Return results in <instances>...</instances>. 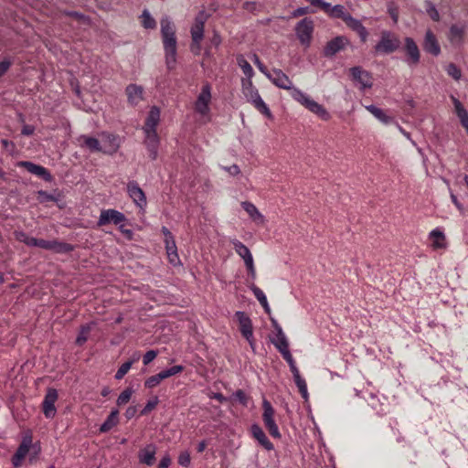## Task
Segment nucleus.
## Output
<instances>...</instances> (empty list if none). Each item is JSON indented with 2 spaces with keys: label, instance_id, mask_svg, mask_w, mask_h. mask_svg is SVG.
I'll return each mask as SVG.
<instances>
[{
  "label": "nucleus",
  "instance_id": "1",
  "mask_svg": "<svg viewBox=\"0 0 468 468\" xmlns=\"http://www.w3.org/2000/svg\"><path fill=\"white\" fill-rule=\"evenodd\" d=\"M161 34L165 50L166 66L169 69L175 68L176 62V38L174 24L165 17L161 20Z\"/></svg>",
  "mask_w": 468,
  "mask_h": 468
},
{
  "label": "nucleus",
  "instance_id": "2",
  "mask_svg": "<svg viewBox=\"0 0 468 468\" xmlns=\"http://www.w3.org/2000/svg\"><path fill=\"white\" fill-rule=\"evenodd\" d=\"M208 16L204 10H201L195 17L194 24L191 27L192 43L190 48L196 55L200 53L201 42L204 38V27Z\"/></svg>",
  "mask_w": 468,
  "mask_h": 468
},
{
  "label": "nucleus",
  "instance_id": "3",
  "mask_svg": "<svg viewBox=\"0 0 468 468\" xmlns=\"http://www.w3.org/2000/svg\"><path fill=\"white\" fill-rule=\"evenodd\" d=\"M399 37L393 32L383 30L380 33V38L375 45L373 50L375 55L390 54L398 50L400 47Z\"/></svg>",
  "mask_w": 468,
  "mask_h": 468
},
{
  "label": "nucleus",
  "instance_id": "4",
  "mask_svg": "<svg viewBox=\"0 0 468 468\" xmlns=\"http://www.w3.org/2000/svg\"><path fill=\"white\" fill-rule=\"evenodd\" d=\"M243 93L247 99V101L254 105V107L265 115L268 119L271 120L273 118L270 109L266 105V103L262 101L259 91L252 85V82L249 80L247 83L243 84Z\"/></svg>",
  "mask_w": 468,
  "mask_h": 468
},
{
  "label": "nucleus",
  "instance_id": "5",
  "mask_svg": "<svg viewBox=\"0 0 468 468\" xmlns=\"http://www.w3.org/2000/svg\"><path fill=\"white\" fill-rule=\"evenodd\" d=\"M292 98L303 105L306 109H308L313 113L316 114L321 119L327 121L330 118L329 112L324 108L323 105L319 104L304 93H303L300 90L293 89L292 93Z\"/></svg>",
  "mask_w": 468,
  "mask_h": 468
},
{
  "label": "nucleus",
  "instance_id": "6",
  "mask_svg": "<svg viewBox=\"0 0 468 468\" xmlns=\"http://www.w3.org/2000/svg\"><path fill=\"white\" fill-rule=\"evenodd\" d=\"M231 243L237 254L243 259L249 274L252 279H254L256 277V271L254 267L253 257L250 249L238 239L231 240Z\"/></svg>",
  "mask_w": 468,
  "mask_h": 468
},
{
  "label": "nucleus",
  "instance_id": "7",
  "mask_svg": "<svg viewBox=\"0 0 468 468\" xmlns=\"http://www.w3.org/2000/svg\"><path fill=\"white\" fill-rule=\"evenodd\" d=\"M211 87L209 83H206L197 96L195 102V111L201 116H207L210 112L209 103L211 101Z\"/></svg>",
  "mask_w": 468,
  "mask_h": 468
},
{
  "label": "nucleus",
  "instance_id": "8",
  "mask_svg": "<svg viewBox=\"0 0 468 468\" xmlns=\"http://www.w3.org/2000/svg\"><path fill=\"white\" fill-rule=\"evenodd\" d=\"M263 414L262 420L265 427L269 431L270 434L274 438H281L278 426L274 420V410L271 403L267 399L262 401Z\"/></svg>",
  "mask_w": 468,
  "mask_h": 468
},
{
  "label": "nucleus",
  "instance_id": "9",
  "mask_svg": "<svg viewBox=\"0 0 468 468\" xmlns=\"http://www.w3.org/2000/svg\"><path fill=\"white\" fill-rule=\"evenodd\" d=\"M235 316L238 319L241 335L247 339L250 347L254 350L255 343L253 338V327L250 318L241 311L236 312Z\"/></svg>",
  "mask_w": 468,
  "mask_h": 468
},
{
  "label": "nucleus",
  "instance_id": "10",
  "mask_svg": "<svg viewBox=\"0 0 468 468\" xmlns=\"http://www.w3.org/2000/svg\"><path fill=\"white\" fill-rule=\"evenodd\" d=\"M183 369H184V367L182 366L178 365V366H174L168 369L163 370L156 375L149 377L145 380L144 386L147 388H153L158 386L162 380L182 372Z\"/></svg>",
  "mask_w": 468,
  "mask_h": 468
},
{
  "label": "nucleus",
  "instance_id": "11",
  "mask_svg": "<svg viewBox=\"0 0 468 468\" xmlns=\"http://www.w3.org/2000/svg\"><path fill=\"white\" fill-rule=\"evenodd\" d=\"M314 30V22L310 18L302 19L296 26L295 31L300 42L309 45Z\"/></svg>",
  "mask_w": 468,
  "mask_h": 468
},
{
  "label": "nucleus",
  "instance_id": "12",
  "mask_svg": "<svg viewBox=\"0 0 468 468\" xmlns=\"http://www.w3.org/2000/svg\"><path fill=\"white\" fill-rule=\"evenodd\" d=\"M352 80L360 84V89H369L373 85L372 75L361 67H353L349 69Z\"/></svg>",
  "mask_w": 468,
  "mask_h": 468
},
{
  "label": "nucleus",
  "instance_id": "13",
  "mask_svg": "<svg viewBox=\"0 0 468 468\" xmlns=\"http://www.w3.org/2000/svg\"><path fill=\"white\" fill-rule=\"evenodd\" d=\"M58 399V391L55 388H48L42 403L43 413L46 418L51 419L56 415L55 402Z\"/></svg>",
  "mask_w": 468,
  "mask_h": 468
},
{
  "label": "nucleus",
  "instance_id": "14",
  "mask_svg": "<svg viewBox=\"0 0 468 468\" xmlns=\"http://www.w3.org/2000/svg\"><path fill=\"white\" fill-rule=\"evenodd\" d=\"M348 40L342 36L335 37L326 43L324 48V56L327 58H331L335 56L337 52L344 49L347 45Z\"/></svg>",
  "mask_w": 468,
  "mask_h": 468
},
{
  "label": "nucleus",
  "instance_id": "15",
  "mask_svg": "<svg viewBox=\"0 0 468 468\" xmlns=\"http://www.w3.org/2000/svg\"><path fill=\"white\" fill-rule=\"evenodd\" d=\"M32 446V437L30 435H27L23 438L16 452L13 456L12 463L15 467H19L22 463V461L28 453L29 449Z\"/></svg>",
  "mask_w": 468,
  "mask_h": 468
},
{
  "label": "nucleus",
  "instance_id": "16",
  "mask_svg": "<svg viewBox=\"0 0 468 468\" xmlns=\"http://www.w3.org/2000/svg\"><path fill=\"white\" fill-rule=\"evenodd\" d=\"M129 196L133 198V202L141 208H144L146 204V197L143 189L135 182H130L127 185Z\"/></svg>",
  "mask_w": 468,
  "mask_h": 468
},
{
  "label": "nucleus",
  "instance_id": "17",
  "mask_svg": "<svg viewBox=\"0 0 468 468\" xmlns=\"http://www.w3.org/2000/svg\"><path fill=\"white\" fill-rule=\"evenodd\" d=\"M125 217L122 213L114 210V209H107L102 210L101 212L98 225L99 226H104L110 222H113L114 224H119L122 221H124Z\"/></svg>",
  "mask_w": 468,
  "mask_h": 468
},
{
  "label": "nucleus",
  "instance_id": "18",
  "mask_svg": "<svg viewBox=\"0 0 468 468\" xmlns=\"http://www.w3.org/2000/svg\"><path fill=\"white\" fill-rule=\"evenodd\" d=\"M342 19L348 27L359 35L362 42L367 41L368 33L359 20L352 17L349 14H343Z\"/></svg>",
  "mask_w": 468,
  "mask_h": 468
},
{
  "label": "nucleus",
  "instance_id": "19",
  "mask_svg": "<svg viewBox=\"0 0 468 468\" xmlns=\"http://www.w3.org/2000/svg\"><path fill=\"white\" fill-rule=\"evenodd\" d=\"M423 48L426 52L435 57L441 54V48L437 40V37L431 29H428L425 33Z\"/></svg>",
  "mask_w": 468,
  "mask_h": 468
},
{
  "label": "nucleus",
  "instance_id": "20",
  "mask_svg": "<svg viewBox=\"0 0 468 468\" xmlns=\"http://www.w3.org/2000/svg\"><path fill=\"white\" fill-rule=\"evenodd\" d=\"M19 165L26 168L29 173L36 175L48 182L52 180L50 173L41 165L28 161H22L19 163Z\"/></svg>",
  "mask_w": 468,
  "mask_h": 468
},
{
  "label": "nucleus",
  "instance_id": "21",
  "mask_svg": "<svg viewBox=\"0 0 468 468\" xmlns=\"http://www.w3.org/2000/svg\"><path fill=\"white\" fill-rule=\"evenodd\" d=\"M272 71L273 76L271 75V79L270 80L275 86L281 89L293 90L294 88L292 86V82L285 73L278 69H275Z\"/></svg>",
  "mask_w": 468,
  "mask_h": 468
},
{
  "label": "nucleus",
  "instance_id": "22",
  "mask_svg": "<svg viewBox=\"0 0 468 468\" xmlns=\"http://www.w3.org/2000/svg\"><path fill=\"white\" fill-rule=\"evenodd\" d=\"M145 141L144 144L149 151V156L152 160L157 157V148L159 144V137L156 131L144 132Z\"/></svg>",
  "mask_w": 468,
  "mask_h": 468
},
{
  "label": "nucleus",
  "instance_id": "23",
  "mask_svg": "<svg viewBox=\"0 0 468 468\" xmlns=\"http://www.w3.org/2000/svg\"><path fill=\"white\" fill-rule=\"evenodd\" d=\"M405 50L409 56L410 64L417 65L420 62V52L416 42L411 37L405 38Z\"/></svg>",
  "mask_w": 468,
  "mask_h": 468
},
{
  "label": "nucleus",
  "instance_id": "24",
  "mask_svg": "<svg viewBox=\"0 0 468 468\" xmlns=\"http://www.w3.org/2000/svg\"><path fill=\"white\" fill-rule=\"evenodd\" d=\"M156 453V446L154 444H148L142 449L138 453L140 463L151 466L154 463Z\"/></svg>",
  "mask_w": 468,
  "mask_h": 468
},
{
  "label": "nucleus",
  "instance_id": "25",
  "mask_svg": "<svg viewBox=\"0 0 468 468\" xmlns=\"http://www.w3.org/2000/svg\"><path fill=\"white\" fill-rule=\"evenodd\" d=\"M241 207L248 213V215L250 216L253 222H255L258 225L265 224L266 220L264 216L259 211V209L256 207L254 204L249 201H243L241 203Z\"/></svg>",
  "mask_w": 468,
  "mask_h": 468
},
{
  "label": "nucleus",
  "instance_id": "26",
  "mask_svg": "<svg viewBox=\"0 0 468 468\" xmlns=\"http://www.w3.org/2000/svg\"><path fill=\"white\" fill-rule=\"evenodd\" d=\"M274 328L276 329V339L272 340V344L282 353L289 350V344L285 335L283 334L281 326L273 319L271 320Z\"/></svg>",
  "mask_w": 468,
  "mask_h": 468
},
{
  "label": "nucleus",
  "instance_id": "27",
  "mask_svg": "<svg viewBox=\"0 0 468 468\" xmlns=\"http://www.w3.org/2000/svg\"><path fill=\"white\" fill-rule=\"evenodd\" d=\"M144 89L135 84H130L126 88L128 101L133 105H137L143 100Z\"/></svg>",
  "mask_w": 468,
  "mask_h": 468
},
{
  "label": "nucleus",
  "instance_id": "28",
  "mask_svg": "<svg viewBox=\"0 0 468 468\" xmlns=\"http://www.w3.org/2000/svg\"><path fill=\"white\" fill-rule=\"evenodd\" d=\"M160 120V110L158 107L154 106L151 108L148 117L146 119L144 130V132H152L156 131L155 127L157 126Z\"/></svg>",
  "mask_w": 468,
  "mask_h": 468
},
{
  "label": "nucleus",
  "instance_id": "29",
  "mask_svg": "<svg viewBox=\"0 0 468 468\" xmlns=\"http://www.w3.org/2000/svg\"><path fill=\"white\" fill-rule=\"evenodd\" d=\"M251 433L253 437L259 441V443L266 450L271 451L273 449V444L268 440L264 431L259 425L253 424L251 426Z\"/></svg>",
  "mask_w": 468,
  "mask_h": 468
},
{
  "label": "nucleus",
  "instance_id": "30",
  "mask_svg": "<svg viewBox=\"0 0 468 468\" xmlns=\"http://www.w3.org/2000/svg\"><path fill=\"white\" fill-rule=\"evenodd\" d=\"M464 35V27L457 25H452L450 27L448 39L454 46H460L463 43Z\"/></svg>",
  "mask_w": 468,
  "mask_h": 468
},
{
  "label": "nucleus",
  "instance_id": "31",
  "mask_svg": "<svg viewBox=\"0 0 468 468\" xmlns=\"http://www.w3.org/2000/svg\"><path fill=\"white\" fill-rule=\"evenodd\" d=\"M165 249L169 262L175 266L179 265L180 260L177 254V248L176 245L175 239L165 241Z\"/></svg>",
  "mask_w": 468,
  "mask_h": 468
},
{
  "label": "nucleus",
  "instance_id": "32",
  "mask_svg": "<svg viewBox=\"0 0 468 468\" xmlns=\"http://www.w3.org/2000/svg\"><path fill=\"white\" fill-rule=\"evenodd\" d=\"M118 410H112L108 416L107 420L101 424L100 431L107 432L118 423Z\"/></svg>",
  "mask_w": 468,
  "mask_h": 468
},
{
  "label": "nucleus",
  "instance_id": "33",
  "mask_svg": "<svg viewBox=\"0 0 468 468\" xmlns=\"http://www.w3.org/2000/svg\"><path fill=\"white\" fill-rule=\"evenodd\" d=\"M366 109L372 113L378 120L384 123H389L391 122V118L388 116L383 110L380 108L375 106V105H368L366 106Z\"/></svg>",
  "mask_w": 468,
  "mask_h": 468
},
{
  "label": "nucleus",
  "instance_id": "34",
  "mask_svg": "<svg viewBox=\"0 0 468 468\" xmlns=\"http://www.w3.org/2000/svg\"><path fill=\"white\" fill-rule=\"evenodd\" d=\"M80 141L82 142L84 145L91 151L103 152V148L101 146L99 140L96 138L82 135L80 137Z\"/></svg>",
  "mask_w": 468,
  "mask_h": 468
},
{
  "label": "nucleus",
  "instance_id": "35",
  "mask_svg": "<svg viewBox=\"0 0 468 468\" xmlns=\"http://www.w3.org/2000/svg\"><path fill=\"white\" fill-rule=\"evenodd\" d=\"M73 249V246L69 243L60 242L56 239L51 240L50 250L56 253H68L72 251Z\"/></svg>",
  "mask_w": 468,
  "mask_h": 468
},
{
  "label": "nucleus",
  "instance_id": "36",
  "mask_svg": "<svg viewBox=\"0 0 468 468\" xmlns=\"http://www.w3.org/2000/svg\"><path fill=\"white\" fill-rule=\"evenodd\" d=\"M431 237L433 239L434 249H443L446 247L445 236L441 231L434 229L431 232Z\"/></svg>",
  "mask_w": 468,
  "mask_h": 468
},
{
  "label": "nucleus",
  "instance_id": "37",
  "mask_svg": "<svg viewBox=\"0 0 468 468\" xmlns=\"http://www.w3.org/2000/svg\"><path fill=\"white\" fill-rule=\"evenodd\" d=\"M104 137L105 143H107L108 145H105L103 148V153L110 154L115 153L119 148L117 138L113 135H104Z\"/></svg>",
  "mask_w": 468,
  "mask_h": 468
},
{
  "label": "nucleus",
  "instance_id": "38",
  "mask_svg": "<svg viewBox=\"0 0 468 468\" xmlns=\"http://www.w3.org/2000/svg\"><path fill=\"white\" fill-rule=\"evenodd\" d=\"M425 6H426V13L429 15V16L435 22L440 21L441 16L439 14V11L437 10L435 5L432 2H431L430 0H426Z\"/></svg>",
  "mask_w": 468,
  "mask_h": 468
},
{
  "label": "nucleus",
  "instance_id": "39",
  "mask_svg": "<svg viewBox=\"0 0 468 468\" xmlns=\"http://www.w3.org/2000/svg\"><path fill=\"white\" fill-rule=\"evenodd\" d=\"M138 358H139V356H137L136 357L133 358L130 361L123 363L117 370V372L115 374V378L118 380L122 379L125 376V374L130 370L133 363L134 361L138 360Z\"/></svg>",
  "mask_w": 468,
  "mask_h": 468
},
{
  "label": "nucleus",
  "instance_id": "40",
  "mask_svg": "<svg viewBox=\"0 0 468 468\" xmlns=\"http://www.w3.org/2000/svg\"><path fill=\"white\" fill-rule=\"evenodd\" d=\"M252 292H253L255 297L257 298V300L260 302V303L264 308V310L267 313H270V307H269V304H268V302H267V298H266L264 292L260 288H258L256 286H254L252 288Z\"/></svg>",
  "mask_w": 468,
  "mask_h": 468
},
{
  "label": "nucleus",
  "instance_id": "41",
  "mask_svg": "<svg viewBox=\"0 0 468 468\" xmlns=\"http://www.w3.org/2000/svg\"><path fill=\"white\" fill-rule=\"evenodd\" d=\"M61 13L65 16L72 17L83 25H90V18L81 13L76 11H62Z\"/></svg>",
  "mask_w": 468,
  "mask_h": 468
},
{
  "label": "nucleus",
  "instance_id": "42",
  "mask_svg": "<svg viewBox=\"0 0 468 468\" xmlns=\"http://www.w3.org/2000/svg\"><path fill=\"white\" fill-rule=\"evenodd\" d=\"M142 24L144 28H154L156 27L155 20L151 16L148 10H144L141 16Z\"/></svg>",
  "mask_w": 468,
  "mask_h": 468
},
{
  "label": "nucleus",
  "instance_id": "43",
  "mask_svg": "<svg viewBox=\"0 0 468 468\" xmlns=\"http://www.w3.org/2000/svg\"><path fill=\"white\" fill-rule=\"evenodd\" d=\"M15 237L18 241L23 242V243L27 244V246H30V247L35 246L36 238L29 237L27 234H26L23 231H16Z\"/></svg>",
  "mask_w": 468,
  "mask_h": 468
},
{
  "label": "nucleus",
  "instance_id": "44",
  "mask_svg": "<svg viewBox=\"0 0 468 468\" xmlns=\"http://www.w3.org/2000/svg\"><path fill=\"white\" fill-rule=\"evenodd\" d=\"M294 382H295L303 399L305 401H307L309 395H308L307 385H306L305 380L302 377H299V378H294Z\"/></svg>",
  "mask_w": 468,
  "mask_h": 468
},
{
  "label": "nucleus",
  "instance_id": "45",
  "mask_svg": "<svg viewBox=\"0 0 468 468\" xmlns=\"http://www.w3.org/2000/svg\"><path fill=\"white\" fill-rule=\"evenodd\" d=\"M90 330H91V324L82 325L80 328V335H78V337L76 339V343L80 346L84 344L88 339V335H89V333Z\"/></svg>",
  "mask_w": 468,
  "mask_h": 468
},
{
  "label": "nucleus",
  "instance_id": "46",
  "mask_svg": "<svg viewBox=\"0 0 468 468\" xmlns=\"http://www.w3.org/2000/svg\"><path fill=\"white\" fill-rule=\"evenodd\" d=\"M133 393V390L131 388H127L124 389L118 397L117 399V405L122 406L129 402L132 395Z\"/></svg>",
  "mask_w": 468,
  "mask_h": 468
},
{
  "label": "nucleus",
  "instance_id": "47",
  "mask_svg": "<svg viewBox=\"0 0 468 468\" xmlns=\"http://www.w3.org/2000/svg\"><path fill=\"white\" fill-rule=\"evenodd\" d=\"M446 71L455 80H459L462 77L461 69L454 63H450L446 68Z\"/></svg>",
  "mask_w": 468,
  "mask_h": 468
},
{
  "label": "nucleus",
  "instance_id": "48",
  "mask_svg": "<svg viewBox=\"0 0 468 468\" xmlns=\"http://www.w3.org/2000/svg\"><path fill=\"white\" fill-rule=\"evenodd\" d=\"M239 66L241 68L243 73L248 77H251L253 74V69L250 64L243 58H238Z\"/></svg>",
  "mask_w": 468,
  "mask_h": 468
},
{
  "label": "nucleus",
  "instance_id": "49",
  "mask_svg": "<svg viewBox=\"0 0 468 468\" xmlns=\"http://www.w3.org/2000/svg\"><path fill=\"white\" fill-rule=\"evenodd\" d=\"M388 13L391 16L394 24H397L399 21V8L394 4H390L388 6Z\"/></svg>",
  "mask_w": 468,
  "mask_h": 468
},
{
  "label": "nucleus",
  "instance_id": "50",
  "mask_svg": "<svg viewBox=\"0 0 468 468\" xmlns=\"http://www.w3.org/2000/svg\"><path fill=\"white\" fill-rule=\"evenodd\" d=\"M158 355V351L156 350H149L147 351L144 357H143V362L144 365H148L150 364Z\"/></svg>",
  "mask_w": 468,
  "mask_h": 468
},
{
  "label": "nucleus",
  "instance_id": "51",
  "mask_svg": "<svg viewBox=\"0 0 468 468\" xmlns=\"http://www.w3.org/2000/svg\"><path fill=\"white\" fill-rule=\"evenodd\" d=\"M190 454L187 452H183L178 457V463L182 466L187 467L190 464Z\"/></svg>",
  "mask_w": 468,
  "mask_h": 468
},
{
  "label": "nucleus",
  "instance_id": "52",
  "mask_svg": "<svg viewBox=\"0 0 468 468\" xmlns=\"http://www.w3.org/2000/svg\"><path fill=\"white\" fill-rule=\"evenodd\" d=\"M254 63L257 65L258 69L268 78V79H271V74L270 71H268V69H266V67L261 62V60L259 59V58L254 55Z\"/></svg>",
  "mask_w": 468,
  "mask_h": 468
},
{
  "label": "nucleus",
  "instance_id": "53",
  "mask_svg": "<svg viewBox=\"0 0 468 468\" xmlns=\"http://www.w3.org/2000/svg\"><path fill=\"white\" fill-rule=\"evenodd\" d=\"M12 62L9 59H4L0 62V78L3 77L10 69Z\"/></svg>",
  "mask_w": 468,
  "mask_h": 468
},
{
  "label": "nucleus",
  "instance_id": "54",
  "mask_svg": "<svg viewBox=\"0 0 468 468\" xmlns=\"http://www.w3.org/2000/svg\"><path fill=\"white\" fill-rule=\"evenodd\" d=\"M157 403H158L157 398H155L154 400L148 401L146 403L145 407L144 408V410H142L141 414L142 415L147 414L148 412H150L156 407Z\"/></svg>",
  "mask_w": 468,
  "mask_h": 468
},
{
  "label": "nucleus",
  "instance_id": "55",
  "mask_svg": "<svg viewBox=\"0 0 468 468\" xmlns=\"http://www.w3.org/2000/svg\"><path fill=\"white\" fill-rule=\"evenodd\" d=\"M34 247H39L48 250H50L51 240H46L42 239H36V243Z\"/></svg>",
  "mask_w": 468,
  "mask_h": 468
},
{
  "label": "nucleus",
  "instance_id": "56",
  "mask_svg": "<svg viewBox=\"0 0 468 468\" xmlns=\"http://www.w3.org/2000/svg\"><path fill=\"white\" fill-rule=\"evenodd\" d=\"M37 195H38V199L40 200V202L55 201L56 200L52 195H50L45 191H42V190L38 191Z\"/></svg>",
  "mask_w": 468,
  "mask_h": 468
},
{
  "label": "nucleus",
  "instance_id": "57",
  "mask_svg": "<svg viewBox=\"0 0 468 468\" xmlns=\"http://www.w3.org/2000/svg\"><path fill=\"white\" fill-rule=\"evenodd\" d=\"M234 396L237 398V399L242 404V405H246L247 404V397H246V394L244 393L243 390L241 389H238L235 393H234Z\"/></svg>",
  "mask_w": 468,
  "mask_h": 468
},
{
  "label": "nucleus",
  "instance_id": "58",
  "mask_svg": "<svg viewBox=\"0 0 468 468\" xmlns=\"http://www.w3.org/2000/svg\"><path fill=\"white\" fill-rule=\"evenodd\" d=\"M226 171H228L231 176H238L240 174V169L237 165H233L229 167L224 168Z\"/></svg>",
  "mask_w": 468,
  "mask_h": 468
},
{
  "label": "nucleus",
  "instance_id": "59",
  "mask_svg": "<svg viewBox=\"0 0 468 468\" xmlns=\"http://www.w3.org/2000/svg\"><path fill=\"white\" fill-rule=\"evenodd\" d=\"M170 463H171L170 457L168 455H165L160 461L157 468H168Z\"/></svg>",
  "mask_w": 468,
  "mask_h": 468
},
{
  "label": "nucleus",
  "instance_id": "60",
  "mask_svg": "<svg viewBox=\"0 0 468 468\" xmlns=\"http://www.w3.org/2000/svg\"><path fill=\"white\" fill-rule=\"evenodd\" d=\"M136 412H137L136 407L131 406V407L127 408V410L125 411V417L130 420L135 416Z\"/></svg>",
  "mask_w": 468,
  "mask_h": 468
},
{
  "label": "nucleus",
  "instance_id": "61",
  "mask_svg": "<svg viewBox=\"0 0 468 468\" xmlns=\"http://www.w3.org/2000/svg\"><path fill=\"white\" fill-rule=\"evenodd\" d=\"M282 355L283 358L287 361V363L289 364L290 367L292 365H295L290 350H287V351L282 353Z\"/></svg>",
  "mask_w": 468,
  "mask_h": 468
},
{
  "label": "nucleus",
  "instance_id": "62",
  "mask_svg": "<svg viewBox=\"0 0 468 468\" xmlns=\"http://www.w3.org/2000/svg\"><path fill=\"white\" fill-rule=\"evenodd\" d=\"M282 355L283 358L287 361V363L289 364L290 367L292 365H295L290 350H287V351L282 353Z\"/></svg>",
  "mask_w": 468,
  "mask_h": 468
},
{
  "label": "nucleus",
  "instance_id": "63",
  "mask_svg": "<svg viewBox=\"0 0 468 468\" xmlns=\"http://www.w3.org/2000/svg\"><path fill=\"white\" fill-rule=\"evenodd\" d=\"M35 132V127L32 125H24L22 129L23 135H32Z\"/></svg>",
  "mask_w": 468,
  "mask_h": 468
},
{
  "label": "nucleus",
  "instance_id": "64",
  "mask_svg": "<svg viewBox=\"0 0 468 468\" xmlns=\"http://www.w3.org/2000/svg\"><path fill=\"white\" fill-rule=\"evenodd\" d=\"M334 13H335V16H339L342 18L343 16V14H346L344 12V6L343 5H337L335 6H334L333 10H332Z\"/></svg>",
  "mask_w": 468,
  "mask_h": 468
}]
</instances>
